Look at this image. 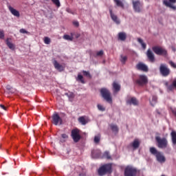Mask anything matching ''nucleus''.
Listing matches in <instances>:
<instances>
[{
    "instance_id": "obj_1",
    "label": "nucleus",
    "mask_w": 176,
    "mask_h": 176,
    "mask_svg": "<svg viewBox=\"0 0 176 176\" xmlns=\"http://www.w3.org/2000/svg\"><path fill=\"white\" fill-rule=\"evenodd\" d=\"M98 173L100 176H104L107 173H112V165L108 164L102 166L98 169Z\"/></svg>"
},
{
    "instance_id": "obj_2",
    "label": "nucleus",
    "mask_w": 176,
    "mask_h": 176,
    "mask_svg": "<svg viewBox=\"0 0 176 176\" xmlns=\"http://www.w3.org/2000/svg\"><path fill=\"white\" fill-rule=\"evenodd\" d=\"M152 50L157 56H162L164 57L168 56V51L165 48L161 46H158V45L153 46L152 47Z\"/></svg>"
},
{
    "instance_id": "obj_3",
    "label": "nucleus",
    "mask_w": 176,
    "mask_h": 176,
    "mask_svg": "<svg viewBox=\"0 0 176 176\" xmlns=\"http://www.w3.org/2000/svg\"><path fill=\"white\" fill-rule=\"evenodd\" d=\"M150 152L156 157L157 162L160 163H164L166 162V158L162 153L157 151L154 147L150 148Z\"/></svg>"
},
{
    "instance_id": "obj_4",
    "label": "nucleus",
    "mask_w": 176,
    "mask_h": 176,
    "mask_svg": "<svg viewBox=\"0 0 176 176\" xmlns=\"http://www.w3.org/2000/svg\"><path fill=\"white\" fill-rule=\"evenodd\" d=\"M100 94L107 102L112 104V97L111 96L109 89H107V88H101Z\"/></svg>"
},
{
    "instance_id": "obj_5",
    "label": "nucleus",
    "mask_w": 176,
    "mask_h": 176,
    "mask_svg": "<svg viewBox=\"0 0 176 176\" xmlns=\"http://www.w3.org/2000/svg\"><path fill=\"white\" fill-rule=\"evenodd\" d=\"M160 73L164 77H167L170 74V70L165 63H161L160 66Z\"/></svg>"
},
{
    "instance_id": "obj_6",
    "label": "nucleus",
    "mask_w": 176,
    "mask_h": 176,
    "mask_svg": "<svg viewBox=\"0 0 176 176\" xmlns=\"http://www.w3.org/2000/svg\"><path fill=\"white\" fill-rule=\"evenodd\" d=\"M155 140L157 143V146L160 148H166L168 146V141L166 138H160V137H156Z\"/></svg>"
},
{
    "instance_id": "obj_7",
    "label": "nucleus",
    "mask_w": 176,
    "mask_h": 176,
    "mask_svg": "<svg viewBox=\"0 0 176 176\" xmlns=\"http://www.w3.org/2000/svg\"><path fill=\"white\" fill-rule=\"evenodd\" d=\"M138 170L135 168L128 166L124 169V176H136Z\"/></svg>"
},
{
    "instance_id": "obj_8",
    "label": "nucleus",
    "mask_w": 176,
    "mask_h": 176,
    "mask_svg": "<svg viewBox=\"0 0 176 176\" xmlns=\"http://www.w3.org/2000/svg\"><path fill=\"white\" fill-rule=\"evenodd\" d=\"M135 83L139 86H144L148 83V78L144 74H140L135 80Z\"/></svg>"
},
{
    "instance_id": "obj_9",
    "label": "nucleus",
    "mask_w": 176,
    "mask_h": 176,
    "mask_svg": "<svg viewBox=\"0 0 176 176\" xmlns=\"http://www.w3.org/2000/svg\"><path fill=\"white\" fill-rule=\"evenodd\" d=\"M163 3L166 7L173 10H176V6H174L176 3V0H164Z\"/></svg>"
},
{
    "instance_id": "obj_10",
    "label": "nucleus",
    "mask_w": 176,
    "mask_h": 176,
    "mask_svg": "<svg viewBox=\"0 0 176 176\" xmlns=\"http://www.w3.org/2000/svg\"><path fill=\"white\" fill-rule=\"evenodd\" d=\"M52 123L55 124V126L63 124V119H61L60 116H58L57 113H54L52 116Z\"/></svg>"
},
{
    "instance_id": "obj_11",
    "label": "nucleus",
    "mask_w": 176,
    "mask_h": 176,
    "mask_svg": "<svg viewBox=\"0 0 176 176\" xmlns=\"http://www.w3.org/2000/svg\"><path fill=\"white\" fill-rule=\"evenodd\" d=\"M72 137L74 142H79V140H80V135L79 134V130L73 129L72 131Z\"/></svg>"
},
{
    "instance_id": "obj_12",
    "label": "nucleus",
    "mask_w": 176,
    "mask_h": 176,
    "mask_svg": "<svg viewBox=\"0 0 176 176\" xmlns=\"http://www.w3.org/2000/svg\"><path fill=\"white\" fill-rule=\"evenodd\" d=\"M53 64H54V67L55 68V69H57V71H58L59 72H63V71H64V69H65V67L60 63H58V62H57V60H53Z\"/></svg>"
},
{
    "instance_id": "obj_13",
    "label": "nucleus",
    "mask_w": 176,
    "mask_h": 176,
    "mask_svg": "<svg viewBox=\"0 0 176 176\" xmlns=\"http://www.w3.org/2000/svg\"><path fill=\"white\" fill-rule=\"evenodd\" d=\"M136 69L143 72H148V66H146V65H144V63H142V62H139V63L136 65Z\"/></svg>"
},
{
    "instance_id": "obj_14",
    "label": "nucleus",
    "mask_w": 176,
    "mask_h": 176,
    "mask_svg": "<svg viewBox=\"0 0 176 176\" xmlns=\"http://www.w3.org/2000/svg\"><path fill=\"white\" fill-rule=\"evenodd\" d=\"M109 11L112 21L117 25L120 24V21L118 19V16L113 12L112 8H109Z\"/></svg>"
},
{
    "instance_id": "obj_15",
    "label": "nucleus",
    "mask_w": 176,
    "mask_h": 176,
    "mask_svg": "<svg viewBox=\"0 0 176 176\" xmlns=\"http://www.w3.org/2000/svg\"><path fill=\"white\" fill-rule=\"evenodd\" d=\"M164 85L167 87V90L168 91H173L174 90V88L176 89V78H175V80H173V81L170 85H168V81H166V82H164Z\"/></svg>"
},
{
    "instance_id": "obj_16",
    "label": "nucleus",
    "mask_w": 176,
    "mask_h": 176,
    "mask_svg": "<svg viewBox=\"0 0 176 176\" xmlns=\"http://www.w3.org/2000/svg\"><path fill=\"white\" fill-rule=\"evenodd\" d=\"M146 56L147 58H148V60L151 62V63H154L155 62V55L153 53V52L151 50V49H148L146 52Z\"/></svg>"
},
{
    "instance_id": "obj_17",
    "label": "nucleus",
    "mask_w": 176,
    "mask_h": 176,
    "mask_svg": "<svg viewBox=\"0 0 176 176\" xmlns=\"http://www.w3.org/2000/svg\"><path fill=\"white\" fill-rule=\"evenodd\" d=\"M133 8L135 12H140V3L139 1H133Z\"/></svg>"
},
{
    "instance_id": "obj_18",
    "label": "nucleus",
    "mask_w": 176,
    "mask_h": 176,
    "mask_svg": "<svg viewBox=\"0 0 176 176\" xmlns=\"http://www.w3.org/2000/svg\"><path fill=\"white\" fill-rule=\"evenodd\" d=\"M6 43L8 47L10 49V50H14V49H16V46L14 45V44H13V43H12V39L7 38L6 41Z\"/></svg>"
},
{
    "instance_id": "obj_19",
    "label": "nucleus",
    "mask_w": 176,
    "mask_h": 176,
    "mask_svg": "<svg viewBox=\"0 0 176 176\" xmlns=\"http://www.w3.org/2000/svg\"><path fill=\"white\" fill-rule=\"evenodd\" d=\"M101 156V151L100 150H93L91 151V157L94 159L99 158Z\"/></svg>"
},
{
    "instance_id": "obj_20",
    "label": "nucleus",
    "mask_w": 176,
    "mask_h": 176,
    "mask_svg": "<svg viewBox=\"0 0 176 176\" xmlns=\"http://www.w3.org/2000/svg\"><path fill=\"white\" fill-rule=\"evenodd\" d=\"M78 122L80 123V124L85 126V124H87L89 119L86 116H81L78 118Z\"/></svg>"
},
{
    "instance_id": "obj_21",
    "label": "nucleus",
    "mask_w": 176,
    "mask_h": 176,
    "mask_svg": "<svg viewBox=\"0 0 176 176\" xmlns=\"http://www.w3.org/2000/svg\"><path fill=\"white\" fill-rule=\"evenodd\" d=\"M126 103L129 105H131V104L134 106L138 105V101L137 100L136 98H131V99L126 101Z\"/></svg>"
},
{
    "instance_id": "obj_22",
    "label": "nucleus",
    "mask_w": 176,
    "mask_h": 176,
    "mask_svg": "<svg viewBox=\"0 0 176 176\" xmlns=\"http://www.w3.org/2000/svg\"><path fill=\"white\" fill-rule=\"evenodd\" d=\"M118 40L124 41L126 38V34L124 32H120L118 34Z\"/></svg>"
},
{
    "instance_id": "obj_23",
    "label": "nucleus",
    "mask_w": 176,
    "mask_h": 176,
    "mask_svg": "<svg viewBox=\"0 0 176 176\" xmlns=\"http://www.w3.org/2000/svg\"><path fill=\"white\" fill-rule=\"evenodd\" d=\"M112 86H113V89L114 93H118V91H120V84H118V82H116V81H114V82H113L112 84Z\"/></svg>"
},
{
    "instance_id": "obj_24",
    "label": "nucleus",
    "mask_w": 176,
    "mask_h": 176,
    "mask_svg": "<svg viewBox=\"0 0 176 176\" xmlns=\"http://www.w3.org/2000/svg\"><path fill=\"white\" fill-rule=\"evenodd\" d=\"M130 145L135 150L139 148L140 143L138 139H135Z\"/></svg>"
},
{
    "instance_id": "obj_25",
    "label": "nucleus",
    "mask_w": 176,
    "mask_h": 176,
    "mask_svg": "<svg viewBox=\"0 0 176 176\" xmlns=\"http://www.w3.org/2000/svg\"><path fill=\"white\" fill-rule=\"evenodd\" d=\"M172 143L174 146L176 148V131H173L170 133Z\"/></svg>"
},
{
    "instance_id": "obj_26",
    "label": "nucleus",
    "mask_w": 176,
    "mask_h": 176,
    "mask_svg": "<svg viewBox=\"0 0 176 176\" xmlns=\"http://www.w3.org/2000/svg\"><path fill=\"white\" fill-rule=\"evenodd\" d=\"M9 10L11 12L12 14L15 16L16 17H20V12L17 11L16 9L12 7H9Z\"/></svg>"
},
{
    "instance_id": "obj_27",
    "label": "nucleus",
    "mask_w": 176,
    "mask_h": 176,
    "mask_svg": "<svg viewBox=\"0 0 176 176\" xmlns=\"http://www.w3.org/2000/svg\"><path fill=\"white\" fill-rule=\"evenodd\" d=\"M109 126H110V129H111V131H112L114 133L117 134V133H118L119 129H118V127L117 126V125L113 124H111L109 125Z\"/></svg>"
},
{
    "instance_id": "obj_28",
    "label": "nucleus",
    "mask_w": 176,
    "mask_h": 176,
    "mask_svg": "<svg viewBox=\"0 0 176 176\" xmlns=\"http://www.w3.org/2000/svg\"><path fill=\"white\" fill-rule=\"evenodd\" d=\"M113 1L118 7H120V8L124 9V6L121 0H113Z\"/></svg>"
},
{
    "instance_id": "obj_29",
    "label": "nucleus",
    "mask_w": 176,
    "mask_h": 176,
    "mask_svg": "<svg viewBox=\"0 0 176 176\" xmlns=\"http://www.w3.org/2000/svg\"><path fill=\"white\" fill-rule=\"evenodd\" d=\"M138 42L141 44L142 47L145 50L146 48V44L143 41L141 38H138Z\"/></svg>"
},
{
    "instance_id": "obj_30",
    "label": "nucleus",
    "mask_w": 176,
    "mask_h": 176,
    "mask_svg": "<svg viewBox=\"0 0 176 176\" xmlns=\"http://www.w3.org/2000/svg\"><path fill=\"white\" fill-rule=\"evenodd\" d=\"M76 80L78 82H80L81 83H85V80H83V76H82L80 73H78V77L76 78Z\"/></svg>"
},
{
    "instance_id": "obj_31",
    "label": "nucleus",
    "mask_w": 176,
    "mask_h": 176,
    "mask_svg": "<svg viewBox=\"0 0 176 176\" xmlns=\"http://www.w3.org/2000/svg\"><path fill=\"white\" fill-rule=\"evenodd\" d=\"M120 62L122 63V65H124L126 61L127 60V56L124 55H120Z\"/></svg>"
},
{
    "instance_id": "obj_32",
    "label": "nucleus",
    "mask_w": 176,
    "mask_h": 176,
    "mask_svg": "<svg viewBox=\"0 0 176 176\" xmlns=\"http://www.w3.org/2000/svg\"><path fill=\"white\" fill-rule=\"evenodd\" d=\"M100 140H101V135H98L95 136L94 142L96 144H98V143H100Z\"/></svg>"
},
{
    "instance_id": "obj_33",
    "label": "nucleus",
    "mask_w": 176,
    "mask_h": 176,
    "mask_svg": "<svg viewBox=\"0 0 176 176\" xmlns=\"http://www.w3.org/2000/svg\"><path fill=\"white\" fill-rule=\"evenodd\" d=\"M63 39H65L66 41H72L74 39V36H72V35L69 36L68 34H65L63 36Z\"/></svg>"
},
{
    "instance_id": "obj_34",
    "label": "nucleus",
    "mask_w": 176,
    "mask_h": 176,
    "mask_svg": "<svg viewBox=\"0 0 176 176\" xmlns=\"http://www.w3.org/2000/svg\"><path fill=\"white\" fill-rule=\"evenodd\" d=\"M103 157L106 158L107 160H111L112 157H111V155H109V152L106 151L103 154Z\"/></svg>"
},
{
    "instance_id": "obj_35",
    "label": "nucleus",
    "mask_w": 176,
    "mask_h": 176,
    "mask_svg": "<svg viewBox=\"0 0 176 176\" xmlns=\"http://www.w3.org/2000/svg\"><path fill=\"white\" fill-rule=\"evenodd\" d=\"M157 100V96H153L152 98V102H151V106L154 107Z\"/></svg>"
},
{
    "instance_id": "obj_36",
    "label": "nucleus",
    "mask_w": 176,
    "mask_h": 176,
    "mask_svg": "<svg viewBox=\"0 0 176 176\" xmlns=\"http://www.w3.org/2000/svg\"><path fill=\"white\" fill-rule=\"evenodd\" d=\"M52 2H53L57 8H60L61 6V4L60 3V0H52Z\"/></svg>"
},
{
    "instance_id": "obj_37",
    "label": "nucleus",
    "mask_w": 176,
    "mask_h": 176,
    "mask_svg": "<svg viewBox=\"0 0 176 176\" xmlns=\"http://www.w3.org/2000/svg\"><path fill=\"white\" fill-rule=\"evenodd\" d=\"M50 38L49 37H45L44 38V43H45V45H50Z\"/></svg>"
},
{
    "instance_id": "obj_38",
    "label": "nucleus",
    "mask_w": 176,
    "mask_h": 176,
    "mask_svg": "<svg viewBox=\"0 0 176 176\" xmlns=\"http://www.w3.org/2000/svg\"><path fill=\"white\" fill-rule=\"evenodd\" d=\"M98 109L100 111H105V107H104L101 104H98Z\"/></svg>"
},
{
    "instance_id": "obj_39",
    "label": "nucleus",
    "mask_w": 176,
    "mask_h": 176,
    "mask_svg": "<svg viewBox=\"0 0 176 176\" xmlns=\"http://www.w3.org/2000/svg\"><path fill=\"white\" fill-rule=\"evenodd\" d=\"M104 55V51L103 50H100L98 52H96V56H102Z\"/></svg>"
},
{
    "instance_id": "obj_40",
    "label": "nucleus",
    "mask_w": 176,
    "mask_h": 176,
    "mask_svg": "<svg viewBox=\"0 0 176 176\" xmlns=\"http://www.w3.org/2000/svg\"><path fill=\"white\" fill-rule=\"evenodd\" d=\"M19 32H21V34H28V35H30V32H28L27 30H25V29H21L19 30Z\"/></svg>"
},
{
    "instance_id": "obj_41",
    "label": "nucleus",
    "mask_w": 176,
    "mask_h": 176,
    "mask_svg": "<svg viewBox=\"0 0 176 176\" xmlns=\"http://www.w3.org/2000/svg\"><path fill=\"white\" fill-rule=\"evenodd\" d=\"M168 63H169V65H170L173 68L176 69V65H175V63H174L173 61L169 60Z\"/></svg>"
},
{
    "instance_id": "obj_42",
    "label": "nucleus",
    "mask_w": 176,
    "mask_h": 176,
    "mask_svg": "<svg viewBox=\"0 0 176 176\" xmlns=\"http://www.w3.org/2000/svg\"><path fill=\"white\" fill-rule=\"evenodd\" d=\"M5 38V33H3V31H0V39H3Z\"/></svg>"
},
{
    "instance_id": "obj_43",
    "label": "nucleus",
    "mask_w": 176,
    "mask_h": 176,
    "mask_svg": "<svg viewBox=\"0 0 176 176\" xmlns=\"http://www.w3.org/2000/svg\"><path fill=\"white\" fill-rule=\"evenodd\" d=\"M73 24L75 27H79V22L75 21L73 22Z\"/></svg>"
},
{
    "instance_id": "obj_44",
    "label": "nucleus",
    "mask_w": 176,
    "mask_h": 176,
    "mask_svg": "<svg viewBox=\"0 0 176 176\" xmlns=\"http://www.w3.org/2000/svg\"><path fill=\"white\" fill-rule=\"evenodd\" d=\"M62 138H63L64 140H67V138H68V135L65 133L62 134Z\"/></svg>"
},
{
    "instance_id": "obj_45",
    "label": "nucleus",
    "mask_w": 176,
    "mask_h": 176,
    "mask_svg": "<svg viewBox=\"0 0 176 176\" xmlns=\"http://www.w3.org/2000/svg\"><path fill=\"white\" fill-rule=\"evenodd\" d=\"M69 98H74V97H75V95H74L73 93H69Z\"/></svg>"
},
{
    "instance_id": "obj_46",
    "label": "nucleus",
    "mask_w": 176,
    "mask_h": 176,
    "mask_svg": "<svg viewBox=\"0 0 176 176\" xmlns=\"http://www.w3.org/2000/svg\"><path fill=\"white\" fill-rule=\"evenodd\" d=\"M82 74H83L84 76H87V75H89V73L87 72H86V71H83Z\"/></svg>"
},
{
    "instance_id": "obj_47",
    "label": "nucleus",
    "mask_w": 176,
    "mask_h": 176,
    "mask_svg": "<svg viewBox=\"0 0 176 176\" xmlns=\"http://www.w3.org/2000/svg\"><path fill=\"white\" fill-rule=\"evenodd\" d=\"M0 107L2 109H3L4 111H6V107H5V105L3 104H0Z\"/></svg>"
},
{
    "instance_id": "obj_48",
    "label": "nucleus",
    "mask_w": 176,
    "mask_h": 176,
    "mask_svg": "<svg viewBox=\"0 0 176 176\" xmlns=\"http://www.w3.org/2000/svg\"><path fill=\"white\" fill-rule=\"evenodd\" d=\"M172 113L176 117V110H172Z\"/></svg>"
},
{
    "instance_id": "obj_49",
    "label": "nucleus",
    "mask_w": 176,
    "mask_h": 176,
    "mask_svg": "<svg viewBox=\"0 0 176 176\" xmlns=\"http://www.w3.org/2000/svg\"><path fill=\"white\" fill-rule=\"evenodd\" d=\"M80 36V34H76V38H79Z\"/></svg>"
},
{
    "instance_id": "obj_50",
    "label": "nucleus",
    "mask_w": 176,
    "mask_h": 176,
    "mask_svg": "<svg viewBox=\"0 0 176 176\" xmlns=\"http://www.w3.org/2000/svg\"><path fill=\"white\" fill-rule=\"evenodd\" d=\"M7 89H10L9 86L7 87Z\"/></svg>"
},
{
    "instance_id": "obj_51",
    "label": "nucleus",
    "mask_w": 176,
    "mask_h": 176,
    "mask_svg": "<svg viewBox=\"0 0 176 176\" xmlns=\"http://www.w3.org/2000/svg\"><path fill=\"white\" fill-rule=\"evenodd\" d=\"M89 77L90 78V74H89Z\"/></svg>"
},
{
    "instance_id": "obj_52",
    "label": "nucleus",
    "mask_w": 176,
    "mask_h": 176,
    "mask_svg": "<svg viewBox=\"0 0 176 176\" xmlns=\"http://www.w3.org/2000/svg\"><path fill=\"white\" fill-rule=\"evenodd\" d=\"M158 114H160V112H157Z\"/></svg>"
},
{
    "instance_id": "obj_53",
    "label": "nucleus",
    "mask_w": 176,
    "mask_h": 176,
    "mask_svg": "<svg viewBox=\"0 0 176 176\" xmlns=\"http://www.w3.org/2000/svg\"><path fill=\"white\" fill-rule=\"evenodd\" d=\"M80 176H82V175H80Z\"/></svg>"
},
{
    "instance_id": "obj_54",
    "label": "nucleus",
    "mask_w": 176,
    "mask_h": 176,
    "mask_svg": "<svg viewBox=\"0 0 176 176\" xmlns=\"http://www.w3.org/2000/svg\"><path fill=\"white\" fill-rule=\"evenodd\" d=\"M162 176H165V175H162Z\"/></svg>"
}]
</instances>
